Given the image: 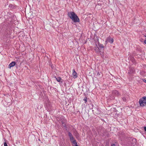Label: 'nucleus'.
<instances>
[{
  "instance_id": "1",
  "label": "nucleus",
  "mask_w": 146,
  "mask_h": 146,
  "mask_svg": "<svg viewBox=\"0 0 146 146\" xmlns=\"http://www.w3.org/2000/svg\"><path fill=\"white\" fill-rule=\"evenodd\" d=\"M68 15L74 22H78L80 21V19L78 16L73 12H70L68 13Z\"/></svg>"
},
{
  "instance_id": "2",
  "label": "nucleus",
  "mask_w": 146,
  "mask_h": 146,
  "mask_svg": "<svg viewBox=\"0 0 146 146\" xmlns=\"http://www.w3.org/2000/svg\"><path fill=\"white\" fill-rule=\"evenodd\" d=\"M140 106L141 107H144L146 105V97L145 96L140 98L139 101Z\"/></svg>"
},
{
  "instance_id": "3",
  "label": "nucleus",
  "mask_w": 146,
  "mask_h": 146,
  "mask_svg": "<svg viewBox=\"0 0 146 146\" xmlns=\"http://www.w3.org/2000/svg\"><path fill=\"white\" fill-rule=\"evenodd\" d=\"M77 73L75 71V70L73 69V73H72V75L73 77L74 78H77Z\"/></svg>"
},
{
  "instance_id": "4",
  "label": "nucleus",
  "mask_w": 146,
  "mask_h": 146,
  "mask_svg": "<svg viewBox=\"0 0 146 146\" xmlns=\"http://www.w3.org/2000/svg\"><path fill=\"white\" fill-rule=\"evenodd\" d=\"M108 42L110 43H112L113 42V38H111L110 37H109L106 38Z\"/></svg>"
},
{
  "instance_id": "5",
  "label": "nucleus",
  "mask_w": 146,
  "mask_h": 146,
  "mask_svg": "<svg viewBox=\"0 0 146 146\" xmlns=\"http://www.w3.org/2000/svg\"><path fill=\"white\" fill-rule=\"evenodd\" d=\"M16 64V63L15 62H12L9 65V68H11V67H13L15 66Z\"/></svg>"
},
{
  "instance_id": "6",
  "label": "nucleus",
  "mask_w": 146,
  "mask_h": 146,
  "mask_svg": "<svg viewBox=\"0 0 146 146\" xmlns=\"http://www.w3.org/2000/svg\"><path fill=\"white\" fill-rule=\"evenodd\" d=\"M113 93L115 95L118 96L119 95V93L116 90L113 91Z\"/></svg>"
},
{
  "instance_id": "7",
  "label": "nucleus",
  "mask_w": 146,
  "mask_h": 146,
  "mask_svg": "<svg viewBox=\"0 0 146 146\" xmlns=\"http://www.w3.org/2000/svg\"><path fill=\"white\" fill-rule=\"evenodd\" d=\"M56 80L58 82H61V80H62V79L60 77H58L56 78Z\"/></svg>"
},
{
  "instance_id": "8",
  "label": "nucleus",
  "mask_w": 146,
  "mask_h": 146,
  "mask_svg": "<svg viewBox=\"0 0 146 146\" xmlns=\"http://www.w3.org/2000/svg\"><path fill=\"white\" fill-rule=\"evenodd\" d=\"M71 142L72 143L74 144L75 146H77V143H76L75 140H74V141H72Z\"/></svg>"
},
{
  "instance_id": "9",
  "label": "nucleus",
  "mask_w": 146,
  "mask_h": 146,
  "mask_svg": "<svg viewBox=\"0 0 146 146\" xmlns=\"http://www.w3.org/2000/svg\"><path fill=\"white\" fill-rule=\"evenodd\" d=\"M99 46L101 48H104V46H103V44H99Z\"/></svg>"
},
{
  "instance_id": "10",
  "label": "nucleus",
  "mask_w": 146,
  "mask_h": 146,
  "mask_svg": "<svg viewBox=\"0 0 146 146\" xmlns=\"http://www.w3.org/2000/svg\"><path fill=\"white\" fill-rule=\"evenodd\" d=\"M68 135H69L70 138V137H73L72 134L70 133L69 132L68 133Z\"/></svg>"
},
{
  "instance_id": "11",
  "label": "nucleus",
  "mask_w": 146,
  "mask_h": 146,
  "mask_svg": "<svg viewBox=\"0 0 146 146\" xmlns=\"http://www.w3.org/2000/svg\"><path fill=\"white\" fill-rule=\"evenodd\" d=\"M70 139L71 141H74V140H75L73 137L70 138Z\"/></svg>"
},
{
  "instance_id": "12",
  "label": "nucleus",
  "mask_w": 146,
  "mask_h": 146,
  "mask_svg": "<svg viewBox=\"0 0 146 146\" xmlns=\"http://www.w3.org/2000/svg\"><path fill=\"white\" fill-rule=\"evenodd\" d=\"M84 100L85 101V103H86L87 102V98L86 97L84 99Z\"/></svg>"
},
{
  "instance_id": "13",
  "label": "nucleus",
  "mask_w": 146,
  "mask_h": 146,
  "mask_svg": "<svg viewBox=\"0 0 146 146\" xmlns=\"http://www.w3.org/2000/svg\"><path fill=\"white\" fill-rule=\"evenodd\" d=\"M108 40H107V39H106V41H105V44H106V45L108 44Z\"/></svg>"
},
{
  "instance_id": "14",
  "label": "nucleus",
  "mask_w": 146,
  "mask_h": 146,
  "mask_svg": "<svg viewBox=\"0 0 146 146\" xmlns=\"http://www.w3.org/2000/svg\"><path fill=\"white\" fill-rule=\"evenodd\" d=\"M4 146H8L7 145V143L6 142H5L4 143Z\"/></svg>"
},
{
  "instance_id": "15",
  "label": "nucleus",
  "mask_w": 146,
  "mask_h": 146,
  "mask_svg": "<svg viewBox=\"0 0 146 146\" xmlns=\"http://www.w3.org/2000/svg\"><path fill=\"white\" fill-rule=\"evenodd\" d=\"M144 129L145 130V131L146 132V127H144Z\"/></svg>"
},
{
  "instance_id": "16",
  "label": "nucleus",
  "mask_w": 146,
  "mask_h": 146,
  "mask_svg": "<svg viewBox=\"0 0 146 146\" xmlns=\"http://www.w3.org/2000/svg\"><path fill=\"white\" fill-rule=\"evenodd\" d=\"M143 80V81H144V82H145L146 83V80Z\"/></svg>"
},
{
  "instance_id": "17",
  "label": "nucleus",
  "mask_w": 146,
  "mask_h": 146,
  "mask_svg": "<svg viewBox=\"0 0 146 146\" xmlns=\"http://www.w3.org/2000/svg\"><path fill=\"white\" fill-rule=\"evenodd\" d=\"M144 43L146 44V40H145L144 41Z\"/></svg>"
},
{
  "instance_id": "18",
  "label": "nucleus",
  "mask_w": 146,
  "mask_h": 146,
  "mask_svg": "<svg viewBox=\"0 0 146 146\" xmlns=\"http://www.w3.org/2000/svg\"><path fill=\"white\" fill-rule=\"evenodd\" d=\"M123 100L124 101H125V98H123Z\"/></svg>"
},
{
  "instance_id": "19",
  "label": "nucleus",
  "mask_w": 146,
  "mask_h": 146,
  "mask_svg": "<svg viewBox=\"0 0 146 146\" xmlns=\"http://www.w3.org/2000/svg\"><path fill=\"white\" fill-rule=\"evenodd\" d=\"M111 146H115V144H113L111 145Z\"/></svg>"
},
{
  "instance_id": "20",
  "label": "nucleus",
  "mask_w": 146,
  "mask_h": 146,
  "mask_svg": "<svg viewBox=\"0 0 146 146\" xmlns=\"http://www.w3.org/2000/svg\"><path fill=\"white\" fill-rule=\"evenodd\" d=\"M54 78L56 79V78H57V77H56V76H54Z\"/></svg>"
}]
</instances>
